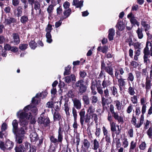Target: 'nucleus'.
Instances as JSON below:
<instances>
[{"label": "nucleus", "instance_id": "6e6d98bb", "mask_svg": "<svg viewBox=\"0 0 152 152\" xmlns=\"http://www.w3.org/2000/svg\"><path fill=\"white\" fill-rule=\"evenodd\" d=\"M125 41L126 42L128 43L129 45L130 46L134 45V43L131 37H129V38H127Z\"/></svg>", "mask_w": 152, "mask_h": 152}, {"label": "nucleus", "instance_id": "1a4fd4ad", "mask_svg": "<svg viewBox=\"0 0 152 152\" xmlns=\"http://www.w3.org/2000/svg\"><path fill=\"white\" fill-rule=\"evenodd\" d=\"M50 121L49 118L43 115L41 116L38 118V122L42 125L43 126L46 127L49 125Z\"/></svg>", "mask_w": 152, "mask_h": 152}, {"label": "nucleus", "instance_id": "37998d69", "mask_svg": "<svg viewBox=\"0 0 152 152\" xmlns=\"http://www.w3.org/2000/svg\"><path fill=\"white\" fill-rule=\"evenodd\" d=\"M83 143L84 147L86 149H88L90 146V143L86 139H84L83 141Z\"/></svg>", "mask_w": 152, "mask_h": 152}, {"label": "nucleus", "instance_id": "c9c22d12", "mask_svg": "<svg viewBox=\"0 0 152 152\" xmlns=\"http://www.w3.org/2000/svg\"><path fill=\"white\" fill-rule=\"evenodd\" d=\"M82 99L84 104H86V105H88L89 104V98L87 95H83L82 96Z\"/></svg>", "mask_w": 152, "mask_h": 152}, {"label": "nucleus", "instance_id": "cd10ccee", "mask_svg": "<svg viewBox=\"0 0 152 152\" xmlns=\"http://www.w3.org/2000/svg\"><path fill=\"white\" fill-rule=\"evenodd\" d=\"M64 110L66 113V114L67 116H69L70 115V113L69 112V107L68 105V101L66 100L65 101V103L64 104Z\"/></svg>", "mask_w": 152, "mask_h": 152}, {"label": "nucleus", "instance_id": "8fccbe9b", "mask_svg": "<svg viewBox=\"0 0 152 152\" xmlns=\"http://www.w3.org/2000/svg\"><path fill=\"white\" fill-rule=\"evenodd\" d=\"M146 133L149 138H152V126L149 128L146 132Z\"/></svg>", "mask_w": 152, "mask_h": 152}, {"label": "nucleus", "instance_id": "412c9836", "mask_svg": "<svg viewBox=\"0 0 152 152\" xmlns=\"http://www.w3.org/2000/svg\"><path fill=\"white\" fill-rule=\"evenodd\" d=\"M83 1H79L78 0H73L72 4L73 5L75 6L77 8L81 7L83 6Z\"/></svg>", "mask_w": 152, "mask_h": 152}, {"label": "nucleus", "instance_id": "dca6fc26", "mask_svg": "<svg viewBox=\"0 0 152 152\" xmlns=\"http://www.w3.org/2000/svg\"><path fill=\"white\" fill-rule=\"evenodd\" d=\"M74 107H75L77 110H80L81 107V104L80 100L77 98L72 99Z\"/></svg>", "mask_w": 152, "mask_h": 152}, {"label": "nucleus", "instance_id": "f8f14e48", "mask_svg": "<svg viewBox=\"0 0 152 152\" xmlns=\"http://www.w3.org/2000/svg\"><path fill=\"white\" fill-rule=\"evenodd\" d=\"M72 113L74 118V123L73 124V127L75 129L77 130V128L78 125L77 122V114L76 110L74 107L72 108Z\"/></svg>", "mask_w": 152, "mask_h": 152}, {"label": "nucleus", "instance_id": "c03bdc74", "mask_svg": "<svg viewBox=\"0 0 152 152\" xmlns=\"http://www.w3.org/2000/svg\"><path fill=\"white\" fill-rule=\"evenodd\" d=\"M112 94L114 96H115V95L118 93V91L117 88L115 86H113L110 87Z\"/></svg>", "mask_w": 152, "mask_h": 152}, {"label": "nucleus", "instance_id": "e2e57ef3", "mask_svg": "<svg viewBox=\"0 0 152 152\" xmlns=\"http://www.w3.org/2000/svg\"><path fill=\"white\" fill-rule=\"evenodd\" d=\"M0 148L2 150L5 151L6 150V147L5 146V143L4 142L0 141Z\"/></svg>", "mask_w": 152, "mask_h": 152}, {"label": "nucleus", "instance_id": "13d9d810", "mask_svg": "<svg viewBox=\"0 0 152 152\" xmlns=\"http://www.w3.org/2000/svg\"><path fill=\"white\" fill-rule=\"evenodd\" d=\"M64 98H63V99L60 102H57L56 103L57 104L55 106V110L56 112H58V111L59 110V108L61 106V101H62V100H63L64 99Z\"/></svg>", "mask_w": 152, "mask_h": 152}, {"label": "nucleus", "instance_id": "bf43d9fd", "mask_svg": "<svg viewBox=\"0 0 152 152\" xmlns=\"http://www.w3.org/2000/svg\"><path fill=\"white\" fill-rule=\"evenodd\" d=\"M91 103L94 104L97 103L98 101V98L97 97L93 96H91Z\"/></svg>", "mask_w": 152, "mask_h": 152}, {"label": "nucleus", "instance_id": "2f4dec72", "mask_svg": "<svg viewBox=\"0 0 152 152\" xmlns=\"http://www.w3.org/2000/svg\"><path fill=\"white\" fill-rule=\"evenodd\" d=\"M13 145V142L10 140H7L5 143V146L6 147V149L10 150L12 148Z\"/></svg>", "mask_w": 152, "mask_h": 152}, {"label": "nucleus", "instance_id": "bb28decb", "mask_svg": "<svg viewBox=\"0 0 152 152\" xmlns=\"http://www.w3.org/2000/svg\"><path fill=\"white\" fill-rule=\"evenodd\" d=\"M141 25L144 28V30L145 32H146L150 28V25L147 23V22L144 20H142L141 21Z\"/></svg>", "mask_w": 152, "mask_h": 152}, {"label": "nucleus", "instance_id": "49530a36", "mask_svg": "<svg viewBox=\"0 0 152 152\" xmlns=\"http://www.w3.org/2000/svg\"><path fill=\"white\" fill-rule=\"evenodd\" d=\"M23 137L22 135H18L16 137V141L17 143L20 144L22 142Z\"/></svg>", "mask_w": 152, "mask_h": 152}, {"label": "nucleus", "instance_id": "423d86ee", "mask_svg": "<svg viewBox=\"0 0 152 152\" xmlns=\"http://www.w3.org/2000/svg\"><path fill=\"white\" fill-rule=\"evenodd\" d=\"M85 115V111L84 110H81L79 113L80 116V122L81 126L84 125V122L89 124L90 123V120L91 119V116L90 115L87 114Z\"/></svg>", "mask_w": 152, "mask_h": 152}, {"label": "nucleus", "instance_id": "603ef678", "mask_svg": "<svg viewBox=\"0 0 152 152\" xmlns=\"http://www.w3.org/2000/svg\"><path fill=\"white\" fill-rule=\"evenodd\" d=\"M78 89L79 91V93L82 94L86 92V86L84 85L78 88Z\"/></svg>", "mask_w": 152, "mask_h": 152}, {"label": "nucleus", "instance_id": "a878e982", "mask_svg": "<svg viewBox=\"0 0 152 152\" xmlns=\"http://www.w3.org/2000/svg\"><path fill=\"white\" fill-rule=\"evenodd\" d=\"M116 26L119 31H122L125 28V25L123 21H121L117 23Z\"/></svg>", "mask_w": 152, "mask_h": 152}, {"label": "nucleus", "instance_id": "a18cd8bd", "mask_svg": "<svg viewBox=\"0 0 152 152\" xmlns=\"http://www.w3.org/2000/svg\"><path fill=\"white\" fill-rule=\"evenodd\" d=\"M83 81L82 80H79L77 82L75 83V86L77 89L85 85L83 83Z\"/></svg>", "mask_w": 152, "mask_h": 152}, {"label": "nucleus", "instance_id": "680f3d73", "mask_svg": "<svg viewBox=\"0 0 152 152\" xmlns=\"http://www.w3.org/2000/svg\"><path fill=\"white\" fill-rule=\"evenodd\" d=\"M105 136V140L107 142L106 145H109V143H111V138L110 137V135L108 134L104 136Z\"/></svg>", "mask_w": 152, "mask_h": 152}, {"label": "nucleus", "instance_id": "4c0bfd02", "mask_svg": "<svg viewBox=\"0 0 152 152\" xmlns=\"http://www.w3.org/2000/svg\"><path fill=\"white\" fill-rule=\"evenodd\" d=\"M28 21V16L24 15L22 16L20 18V21L23 24H26Z\"/></svg>", "mask_w": 152, "mask_h": 152}, {"label": "nucleus", "instance_id": "473e14b6", "mask_svg": "<svg viewBox=\"0 0 152 152\" xmlns=\"http://www.w3.org/2000/svg\"><path fill=\"white\" fill-rule=\"evenodd\" d=\"M129 87L128 90V92L129 94L131 95H133L135 93L134 91V88L133 86L132 87L131 86L130 82H128Z\"/></svg>", "mask_w": 152, "mask_h": 152}, {"label": "nucleus", "instance_id": "6ab92c4d", "mask_svg": "<svg viewBox=\"0 0 152 152\" xmlns=\"http://www.w3.org/2000/svg\"><path fill=\"white\" fill-rule=\"evenodd\" d=\"M111 84V83L109 80H106V78H104L102 83V88H104L105 89L107 88V87L110 86Z\"/></svg>", "mask_w": 152, "mask_h": 152}, {"label": "nucleus", "instance_id": "4468645a", "mask_svg": "<svg viewBox=\"0 0 152 152\" xmlns=\"http://www.w3.org/2000/svg\"><path fill=\"white\" fill-rule=\"evenodd\" d=\"M12 37L11 42L14 43L15 45H17L20 42L19 36L17 33H13L12 35Z\"/></svg>", "mask_w": 152, "mask_h": 152}, {"label": "nucleus", "instance_id": "ea45409f", "mask_svg": "<svg viewBox=\"0 0 152 152\" xmlns=\"http://www.w3.org/2000/svg\"><path fill=\"white\" fill-rule=\"evenodd\" d=\"M130 20L132 24L133 25H136L137 26H139L140 23L139 22L137 21V20L135 18V17L130 18Z\"/></svg>", "mask_w": 152, "mask_h": 152}, {"label": "nucleus", "instance_id": "a211bd4d", "mask_svg": "<svg viewBox=\"0 0 152 152\" xmlns=\"http://www.w3.org/2000/svg\"><path fill=\"white\" fill-rule=\"evenodd\" d=\"M23 9L21 6H18L16 9L14 10V15L15 16L19 17L21 16L22 14Z\"/></svg>", "mask_w": 152, "mask_h": 152}, {"label": "nucleus", "instance_id": "6e6552de", "mask_svg": "<svg viewBox=\"0 0 152 152\" xmlns=\"http://www.w3.org/2000/svg\"><path fill=\"white\" fill-rule=\"evenodd\" d=\"M38 100L35 99V97L32 98L31 101V103L29 105H28L25 107L24 110V111H28L29 110H31L32 113H36L37 111V109L36 107L35 106L36 105V104L38 103Z\"/></svg>", "mask_w": 152, "mask_h": 152}, {"label": "nucleus", "instance_id": "a19ab883", "mask_svg": "<svg viewBox=\"0 0 152 152\" xmlns=\"http://www.w3.org/2000/svg\"><path fill=\"white\" fill-rule=\"evenodd\" d=\"M93 149L94 150H96L99 147V142L96 139H95L94 140L93 142Z\"/></svg>", "mask_w": 152, "mask_h": 152}, {"label": "nucleus", "instance_id": "4d7b16f0", "mask_svg": "<svg viewBox=\"0 0 152 152\" xmlns=\"http://www.w3.org/2000/svg\"><path fill=\"white\" fill-rule=\"evenodd\" d=\"M122 145L124 148L127 147L129 145V142L126 138H124L123 140Z\"/></svg>", "mask_w": 152, "mask_h": 152}, {"label": "nucleus", "instance_id": "7c9ffc66", "mask_svg": "<svg viewBox=\"0 0 152 152\" xmlns=\"http://www.w3.org/2000/svg\"><path fill=\"white\" fill-rule=\"evenodd\" d=\"M15 150V152H26L25 147L23 145H20L18 146H16Z\"/></svg>", "mask_w": 152, "mask_h": 152}, {"label": "nucleus", "instance_id": "b1692460", "mask_svg": "<svg viewBox=\"0 0 152 152\" xmlns=\"http://www.w3.org/2000/svg\"><path fill=\"white\" fill-rule=\"evenodd\" d=\"M107 72L108 74L111 76V77L113 78L114 75L113 73V69L110 66H107L106 68L104 70Z\"/></svg>", "mask_w": 152, "mask_h": 152}, {"label": "nucleus", "instance_id": "aec40b11", "mask_svg": "<svg viewBox=\"0 0 152 152\" xmlns=\"http://www.w3.org/2000/svg\"><path fill=\"white\" fill-rule=\"evenodd\" d=\"M12 124L13 126V132L14 134H16L18 129V121L16 119L14 120L12 122Z\"/></svg>", "mask_w": 152, "mask_h": 152}, {"label": "nucleus", "instance_id": "774afa93", "mask_svg": "<svg viewBox=\"0 0 152 152\" xmlns=\"http://www.w3.org/2000/svg\"><path fill=\"white\" fill-rule=\"evenodd\" d=\"M7 125L6 123H3L1 126V131H2L5 132V131L7 129Z\"/></svg>", "mask_w": 152, "mask_h": 152}, {"label": "nucleus", "instance_id": "c85d7f7f", "mask_svg": "<svg viewBox=\"0 0 152 152\" xmlns=\"http://www.w3.org/2000/svg\"><path fill=\"white\" fill-rule=\"evenodd\" d=\"M30 138L31 142H34L37 141L38 138V137L35 132H32L30 135Z\"/></svg>", "mask_w": 152, "mask_h": 152}, {"label": "nucleus", "instance_id": "4be33fe9", "mask_svg": "<svg viewBox=\"0 0 152 152\" xmlns=\"http://www.w3.org/2000/svg\"><path fill=\"white\" fill-rule=\"evenodd\" d=\"M76 80L75 77L74 75L72 74L70 76H67L64 78V81L67 83H70L71 80L75 81Z\"/></svg>", "mask_w": 152, "mask_h": 152}, {"label": "nucleus", "instance_id": "f704fd0d", "mask_svg": "<svg viewBox=\"0 0 152 152\" xmlns=\"http://www.w3.org/2000/svg\"><path fill=\"white\" fill-rule=\"evenodd\" d=\"M145 107L144 106L142 107V109L141 110L142 115H141L140 118V122L142 124H143V123L144 119V115L146 112V110H145Z\"/></svg>", "mask_w": 152, "mask_h": 152}, {"label": "nucleus", "instance_id": "0e129e2a", "mask_svg": "<svg viewBox=\"0 0 152 152\" xmlns=\"http://www.w3.org/2000/svg\"><path fill=\"white\" fill-rule=\"evenodd\" d=\"M52 29V26L48 24L46 27L45 30L47 32H50Z\"/></svg>", "mask_w": 152, "mask_h": 152}, {"label": "nucleus", "instance_id": "2eb2a0df", "mask_svg": "<svg viewBox=\"0 0 152 152\" xmlns=\"http://www.w3.org/2000/svg\"><path fill=\"white\" fill-rule=\"evenodd\" d=\"M17 22V20L15 18L9 17L5 19L4 23L6 25H10L12 24H14Z\"/></svg>", "mask_w": 152, "mask_h": 152}, {"label": "nucleus", "instance_id": "e433bc0d", "mask_svg": "<svg viewBox=\"0 0 152 152\" xmlns=\"http://www.w3.org/2000/svg\"><path fill=\"white\" fill-rule=\"evenodd\" d=\"M134 80V76L132 72H130L127 74V80L128 82L130 81L132 83Z\"/></svg>", "mask_w": 152, "mask_h": 152}, {"label": "nucleus", "instance_id": "58836bf2", "mask_svg": "<svg viewBox=\"0 0 152 152\" xmlns=\"http://www.w3.org/2000/svg\"><path fill=\"white\" fill-rule=\"evenodd\" d=\"M95 111V108L92 105H90L88 107L87 112L89 114L93 113Z\"/></svg>", "mask_w": 152, "mask_h": 152}, {"label": "nucleus", "instance_id": "393cba45", "mask_svg": "<svg viewBox=\"0 0 152 152\" xmlns=\"http://www.w3.org/2000/svg\"><path fill=\"white\" fill-rule=\"evenodd\" d=\"M108 38L109 41H111L113 39V37L115 35V30L113 28H111L109 29L108 31Z\"/></svg>", "mask_w": 152, "mask_h": 152}, {"label": "nucleus", "instance_id": "c756f323", "mask_svg": "<svg viewBox=\"0 0 152 152\" xmlns=\"http://www.w3.org/2000/svg\"><path fill=\"white\" fill-rule=\"evenodd\" d=\"M143 30L141 28L138 27L136 30V32L137 34L138 37L139 39H142L144 36L142 33Z\"/></svg>", "mask_w": 152, "mask_h": 152}, {"label": "nucleus", "instance_id": "9d476101", "mask_svg": "<svg viewBox=\"0 0 152 152\" xmlns=\"http://www.w3.org/2000/svg\"><path fill=\"white\" fill-rule=\"evenodd\" d=\"M107 119L110 122L111 131L113 132H116V124L113 121V118L111 114L109 112L108 114Z\"/></svg>", "mask_w": 152, "mask_h": 152}, {"label": "nucleus", "instance_id": "052dcab7", "mask_svg": "<svg viewBox=\"0 0 152 152\" xmlns=\"http://www.w3.org/2000/svg\"><path fill=\"white\" fill-rule=\"evenodd\" d=\"M146 147V144L145 142H142L139 145V148L141 150H144Z\"/></svg>", "mask_w": 152, "mask_h": 152}, {"label": "nucleus", "instance_id": "7ed1b4c3", "mask_svg": "<svg viewBox=\"0 0 152 152\" xmlns=\"http://www.w3.org/2000/svg\"><path fill=\"white\" fill-rule=\"evenodd\" d=\"M144 53L143 59L144 63L147 64L148 61H149L148 58V56L150 55L152 56V43L151 42L147 41L146 46L143 50Z\"/></svg>", "mask_w": 152, "mask_h": 152}, {"label": "nucleus", "instance_id": "20e7f679", "mask_svg": "<svg viewBox=\"0 0 152 152\" xmlns=\"http://www.w3.org/2000/svg\"><path fill=\"white\" fill-rule=\"evenodd\" d=\"M62 126L59 123V127L58 131L57 139L55 138L53 136H51L50 137V140L51 143H53L55 144L58 143L62 142L63 139V132L64 130L62 128Z\"/></svg>", "mask_w": 152, "mask_h": 152}, {"label": "nucleus", "instance_id": "f257e3e1", "mask_svg": "<svg viewBox=\"0 0 152 152\" xmlns=\"http://www.w3.org/2000/svg\"><path fill=\"white\" fill-rule=\"evenodd\" d=\"M115 77L117 79L118 85L120 90L121 91L122 87H125L126 85L125 79L123 78L122 76L124 73V69L122 68H119L118 69H115Z\"/></svg>", "mask_w": 152, "mask_h": 152}, {"label": "nucleus", "instance_id": "72a5a7b5", "mask_svg": "<svg viewBox=\"0 0 152 152\" xmlns=\"http://www.w3.org/2000/svg\"><path fill=\"white\" fill-rule=\"evenodd\" d=\"M61 118L60 114L58 112H55L53 114V119L54 121H59Z\"/></svg>", "mask_w": 152, "mask_h": 152}, {"label": "nucleus", "instance_id": "5fc2aeb1", "mask_svg": "<svg viewBox=\"0 0 152 152\" xmlns=\"http://www.w3.org/2000/svg\"><path fill=\"white\" fill-rule=\"evenodd\" d=\"M28 45L26 44H20L19 46V49L22 50H25L27 48Z\"/></svg>", "mask_w": 152, "mask_h": 152}, {"label": "nucleus", "instance_id": "39448f33", "mask_svg": "<svg viewBox=\"0 0 152 152\" xmlns=\"http://www.w3.org/2000/svg\"><path fill=\"white\" fill-rule=\"evenodd\" d=\"M101 81L100 80H96L94 79L92 80L91 88L92 94L94 95L97 94V93L95 91L96 88L98 93L99 89L103 90L101 87Z\"/></svg>", "mask_w": 152, "mask_h": 152}, {"label": "nucleus", "instance_id": "3c124183", "mask_svg": "<svg viewBox=\"0 0 152 152\" xmlns=\"http://www.w3.org/2000/svg\"><path fill=\"white\" fill-rule=\"evenodd\" d=\"M71 10L70 9H68L67 10H66L64 12V16H65V18L68 17L71 13Z\"/></svg>", "mask_w": 152, "mask_h": 152}, {"label": "nucleus", "instance_id": "9b49d317", "mask_svg": "<svg viewBox=\"0 0 152 152\" xmlns=\"http://www.w3.org/2000/svg\"><path fill=\"white\" fill-rule=\"evenodd\" d=\"M111 115L119 123H121L122 124L124 123V120L123 117L121 115H119L118 112H116Z\"/></svg>", "mask_w": 152, "mask_h": 152}, {"label": "nucleus", "instance_id": "09e8293b", "mask_svg": "<svg viewBox=\"0 0 152 152\" xmlns=\"http://www.w3.org/2000/svg\"><path fill=\"white\" fill-rule=\"evenodd\" d=\"M54 5L50 4L49 6L47 9V11L49 14L52 13L54 9Z\"/></svg>", "mask_w": 152, "mask_h": 152}, {"label": "nucleus", "instance_id": "f03ea898", "mask_svg": "<svg viewBox=\"0 0 152 152\" xmlns=\"http://www.w3.org/2000/svg\"><path fill=\"white\" fill-rule=\"evenodd\" d=\"M17 115L20 118V124L22 126H26L28 124V120L31 117L30 113L28 114L22 110L18 112Z\"/></svg>", "mask_w": 152, "mask_h": 152}, {"label": "nucleus", "instance_id": "f3484780", "mask_svg": "<svg viewBox=\"0 0 152 152\" xmlns=\"http://www.w3.org/2000/svg\"><path fill=\"white\" fill-rule=\"evenodd\" d=\"M137 143L134 141H131L129 149V152H134V150L135 152H137L138 151V149L136 148Z\"/></svg>", "mask_w": 152, "mask_h": 152}, {"label": "nucleus", "instance_id": "5701e85b", "mask_svg": "<svg viewBox=\"0 0 152 152\" xmlns=\"http://www.w3.org/2000/svg\"><path fill=\"white\" fill-rule=\"evenodd\" d=\"M34 2L32 4H30L32 6L34 4V9L36 10H39V13L41 12V10L40 9L41 5L40 2L37 0L34 1Z\"/></svg>", "mask_w": 152, "mask_h": 152}, {"label": "nucleus", "instance_id": "338daca9", "mask_svg": "<svg viewBox=\"0 0 152 152\" xmlns=\"http://www.w3.org/2000/svg\"><path fill=\"white\" fill-rule=\"evenodd\" d=\"M133 45L134 46L135 49H141V43L139 42H137L134 43V45Z\"/></svg>", "mask_w": 152, "mask_h": 152}, {"label": "nucleus", "instance_id": "79ce46f5", "mask_svg": "<svg viewBox=\"0 0 152 152\" xmlns=\"http://www.w3.org/2000/svg\"><path fill=\"white\" fill-rule=\"evenodd\" d=\"M46 37L47 38V42L48 43H51L52 41V39L50 32H47Z\"/></svg>", "mask_w": 152, "mask_h": 152}, {"label": "nucleus", "instance_id": "de8ad7c7", "mask_svg": "<svg viewBox=\"0 0 152 152\" xmlns=\"http://www.w3.org/2000/svg\"><path fill=\"white\" fill-rule=\"evenodd\" d=\"M30 48L32 49H34L37 47V43L34 40H31L29 43Z\"/></svg>", "mask_w": 152, "mask_h": 152}, {"label": "nucleus", "instance_id": "0eeeda50", "mask_svg": "<svg viewBox=\"0 0 152 152\" xmlns=\"http://www.w3.org/2000/svg\"><path fill=\"white\" fill-rule=\"evenodd\" d=\"M98 93L100 94L101 96L102 104V106H104L107 103V99H106L108 98L109 95V90L108 88L104 90H99L98 91Z\"/></svg>", "mask_w": 152, "mask_h": 152}, {"label": "nucleus", "instance_id": "ddd939ff", "mask_svg": "<svg viewBox=\"0 0 152 152\" xmlns=\"http://www.w3.org/2000/svg\"><path fill=\"white\" fill-rule=\"evenodd\" d=\"M151 81L149 77L147 76L145 79V89L146 90V94L148 93L151 88Z\"/></svg>", "mask_w": 152, "mask_h": 152}, {"label": "nucleus", "instance_id": "69168bd1", "mask_svg": "<svg viewBox=\"0 0 152 152\" xmlns=\"http://www.w3.org/2000/svg\"><path fill=\"white\" fill-rule=\"evenodd\" d=\"M150 123V122L149 120H146V122L144 124V129L146 130L149 128Z\"/></svg>", "mask_w": 152, "mask_h": 152}, {"label": "nucleus", "instance_id": "864d4df0", "mask_svg": "<svg viewBox=\"0 0 152 152\" xmlns=\"http://www.w3.org/2000/svg\"><path fill=\"white\" fill-rule=\"evenodd\" d=\"M71 67L69 66H68L65 68V71L64 72V75H68L70 74Z\"/></svg>", "mask_w": 152, "mask_h": 152}]
</instances>
